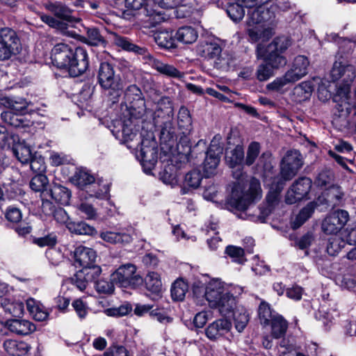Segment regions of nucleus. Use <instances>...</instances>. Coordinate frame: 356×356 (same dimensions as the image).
Returning <instances> with one entry per match:
<instances>
[{
	"mask_svg": "<svg viewBox=\"0 0 356 356\" xmlns=\"http://www.w3.org/2000/svg\"><path fill=\"white\" fill-rule=\"evenodd\" d=\"M52 65L67 73L68 77L76 78L89 68V56L86 49L65 43L56 44L51 51Z\"/></svg>",
	"mask_w": 356,
	"mask_h": 356,
	"instance_id": "1",
	"label": "nucleus"
},
{
	"mask_svg": "<svg viewBox=\"0 0 356 356\" xmlns=\"http://www.w3.org/2000/svg\"><path fill=\"white\" fill-rule=\"evenodd\" d=\"M44 8L51 15L42 14L40 15L41 21L56 32L74 38L76 33L68 29L74 27L81 22L77 12L62 1H49Z\"/></svg>",
	"mask_w": 356,
	"mask_h": 356,
	"instance_id": "2",
	"label": "nucleus"
},
{
	"mask_svg": "<svg viewBox=\"0 0 356 356\" xmlns=\"http://www.w3.org/2000/svg\"><path fill=\"white\" fill-rule=\"evenodd\" d=\"M275 18V14L270 8L259 6L253 10H248L246 34L248 40L252 43L260 40H268L272 36V30L268 27Z\"/></svg>",
	"mask_w": 356,
	"mask_h": 356,
	"instance_id": "3",
	"label": "nucleus"
},
{
	"mask_svg": "<svg viewBox=\"0 0 356 356\" xmlns=\"http://www.w3.org/2000/svg\"><path fill=\"white\" fill-rule=\"evenodd\" d=\"M192 292L196 298H204L213 308L222 307L230 310L235 304V296L229 291H225L217 280H211L207 285L200 280H195L192 285Z\"/></svg>",
	"mask_w": 356,
	"mask_h": 356,
	"instance_id": "4",
	"label": "nucleus"
},
{
	"mask_svg": "<svg viewBox=\"0 0 356 356\" xmlns=\"http://www.w3.org/2000/svg\"><path fill=\"white\" fill-rule=\"evenodd\" d=\"M197 147L198 146H196L192 149L191 145L188 144L184 145L181 143H178L177 146L178 154L184 155L188 161L192 159L194 160L198 159L199 157L200 160L203 159L201 165L202 166L204 176L206 178L210 177V176L214 175L215 170L220 162L224 147L220 143L213 139L207 147L206 151L197 154L194 156Z\"/></svg>",
	"mask_w": 356,
	"mask_h": 356,
	"instance_id": "5",
	"label": "nucleus"
},
{
	"mask_svg": "<svg viewBox=\"0 0 356 356\" xmlns=\"http://www.w3.org/2000/svg\"><path fill=\"white\" fill-rule=\"evenodd\" d=\"M97 83L104 90H108V101L113 106L119 102L124 91L122 80L120 74H116L115 65L108 61L99 63L97 73Z\"/></svg>",
	"mask_w": 356,
	"mask_h": 356,
	"instance_id": "6",
	"label": "nucleus"
},
{
	"mask_svg": "<svg viewBox=\"0 0 356 356\" xmlns=\"http://www.w3.org/2000/svg\"><path fill=\"white\" fill-rule=\"evenodd\" d=\"M261 196V190L259 181H252L247 191L236 184L234 185L230 195L227 198L225 207L232 212L234 210L245 211L250 205L259 200Z\"/></svg>",
	"mask_w": 356,
	"mask_h": 356,
	"instance_id": "7",
	"label": "nucleus"
},
{
	"mask_svg": "<svg viewBox=\"0 0 356 356\" xmlns=\"http://www.w3.org/2000/svg\"><path fill=\"white\" fill-rule=\"evenodd\" d=\"M289 46V40L284 37H275L266 46L257 45V57L271 67L278 70L286 65L287 60L283 54Z\"/></svg>",
	"mask_w": 356,
	"mask_h": 356,
	"instance_id": "8",
	"label": "nucleus"
},
{
	"mask_svg": "<svg viewBox=\"0 0 356 356\" xmlns=\"http://www.w3.org/2000/svg\"><path fill=\"white\" fill-rule=\"evenodd\" d=\"M330 76L332 82L341 80V83L337 85L336 93L332 97L334 102L350 95L351 83L356 76L353 65L336 60L333 63Z\"/></svg>",
	"mask_w": 356,
	"mask_h": 356,
	"instance_id": "9",
	"label": "nucleus"
},
{
	"mask_svg": "<svg viewBox=\"0 0 356 356\" xmlns=\"http://www.w3.org/2000/svg\"><path fill=\"white\" fill-rule=\"evenodd\" d=\"M69 180L79 190L85 191L89 197L104 200L109 193L108 187L105 191L100 188V183L96 182L95 176L86 167L75 168V172Z\"/></svg>",
	"mask_w": 356,
	"mask_h": 356,
	"instance_id": "10",
	"label": "nucleus"
},
{
	"mask_svg": "<svg viewBox=\"0 0 356 356\" xmlns=\"http://www.w3.org/2000/svg\"><path fill=\"white\" fill-rule=\"evenodd\" d=\"M125 110L122 112L123 116H129L140 119L145 111V99L140 88L136 84H131L127 86L124 91V102Z\"/></svg>",
	"mask_w": 356,
	"mask_h": 356,
	"instance_id": "11",
	"label": "nucleus"
},
{
	"mask_svg": "<svg viewBox=\"0 0 356 356\" xmlns=\"http://www.w3.org/2000/svg\"><path fill=\"white\" fill-rule=\"evenodd\" d=\"M303 161L298 150H289L282 159L280 163V172L275 177L286 183L291 181L302 167Z\"/></svg>",
	"mask_w": 356,
	"mask_h": 356,
	"instance_id": "12",
	"label": "nucleus"
},
{
	"mask_svg": "<svg viewBox=\"0 0 356 356\" xmlns=\"http://www.w3.org/2000/svg\"><path fill=\"white\" fill-rule=\"evenodd\" d=\"M6 227L12 229L19 237L26 238L33 231V227L27 218L23 219L20 209L15 205L8 206L4 213Z\"/></svg>",
	"mask_w": 356,
	"mask_h": 356,
	"instance_id": "13",
	"label": "nucleus"
},
{
	"mask_svg": "<svg viewBox=\"0 0 356 356\" xmlns=\"http://www.w3.org/2000/svg\"><path fill=\"white\" fill-rule=\"evenodd\" d=\"M141 137L140 134V151L136 157L140 161L144 172L150 175L157 163L158 146L154 138L148 139L146 138H141Z\"/></svg>",
	"mask_w": 356,
	"mask_h": 356,
	"instance_id": "14",
	"label": "nucleus"
},
{
	"mask_svg": "<svg viewBox=\"0 0 356 356\" xmlns=\"http://www.w3.org/2000/svg\"><path fill=\"white\" fill-rule=\"evenodd\" d=\"M333 109L334 120H340L348 127H354L356 132V102L350 95L335 102Z\"/></svg>",
	"mask_w": 356,
	"mask_h": 356,
	"instance_id": "15",
	"label": "nucleus"
},
{
	"mask_svg": "<svg viewBox=\"0 0 356 356\" xmlns=\"http://www.w3.org/2000/svg\"><path fill=\"white\" fill-rule=\"evenodd\" d=\"M311 178L302 176L296 179L289 188L285 202L288 204H293L303 200L310 199L309 193L312 187Z\"/></svg>",
	"mask_w": 356,
	"mask_h": 356,
	"instance_id": "16",
	"label": "nucleus"
},
{
	"mask_svg": "<svg viewBox=\"0 0 356 356\" xmlns=\"http://www.w3.org/2000/svg\"><path fill=\"white\" fill-rule=\"evenodd\" d=\"M113 44L121 50L132 54L145 61L151 58L150 52L145 45L136 42L133 39L115 33L113 37Z\"/></svg>",
	"mask_w": 356,
	"mask_h": 356,
	"instance_id": "17",
	"label": "nucleus"
},
{
	"mask_svg": "<svg viewBox=\"0 0 356 356\" xmlns=\"http://www.w3.org/2000/svg\"><path fill=\"white\" fill-rule=\"evenodd\" d=\"M72 278L73 283L81 291L85 290L89 282H95L102 273V268L95 264L81 267Z\"/></svg>",
	"mask_w": 356,
	"mask_h": 356,
	"instance_id": "18",
	"label": "nucleus"
},
{
	"mask_svg": "<svg viewBox=\"0 0 356 356\" xmlns=\"http://www.w3.org/2000/svg\"><path fill=\"white\" fill-rule=\"evenodd\" d=\"M0 118L8 127H12L19 132L28 131L33 124L26 117V115L17 113L13 111L8 110L1 112Z\"/></svg>",
	"mask_w": 356,
	"mask_h": 356,
	"instance_id": "19",
	"label": "nucleus"
},
{
	"mask_svg": "<svg viewBox=\"0 0 356 356\" xmlns=\"http://www.w3.org/2000/svg\"><path fill=\"white\" fill-rule=\"evenodd\" d=\"M174 116L173 102L169 97H162L157 102L153 113V121L156 124L165 125Z\"/></svg>",
	"mask_w": 356,
	"mask_h": 356,
	"instance_id": "20",
	"label": "nucleus"
},
{
	"mask_svg": "<svg viewBox=\"0 0 356 356\" xmlns=\"http://www.w3.org/2000/svg\"><path fill=\"white\" fill-rule=\"evenodd\" d=\"M175 30L164 29L159 31L154 36L156 44L162 49L175 53L178 49Z\"/></svg>",
	"mask_w": 356,
	"mask_h": 356,
	"instance_id": "21",
	"label": "nucleus"
},
{
	"mask_svg": "<svg viewBox=\"0 0 356 356\" xmlns=\"http://www.w3.org/2000/svg\"><path fill=\"white\" fill-rule=\"evenodd\" d=\"M232 328V323L227 318H219L210 323L205 329V334L211 341H216L227 334Z\"/></svg>",
	"mask_w": 356,
	"mask_h": 356,
	"instance_id": "22",
	"label": "nucleus"
},
{
	"mask_svg": "<svg viewBox=\"0 0 356 356\" xmlns=\"http://www.w3.org/2000/svg\"><path fill=\"white\" fill-rule=\"evenodd\" d=\"M225 161L230 168H238L239 170H243L245 165L243 145L238 144L233 149L226 148Z\"/></svg>",
	"mask_w": 356,
	"mask_h": 356,
	"instance_id": "23",
	"label": "nucleus"
},
{
	"mask_svg": "<svg viewBox=\"0 0 356 356\" xmlns=\"http://www.w3.org/2000/svg\"><path fill=\"white\" fill-rule=\"evenodd\" d=\"M0 39L11 50L13 56L20 53L22 43L17 33L13 29L4 27L0 29Z\"/></svg>",
	"mask_w": 356,
	"mask_h": 356,
	"instance_id": "24",
	"label": "nucleus"
},
{
	"mask_svg": "<svg viewBox=\"0 0 356 356\" xmlns=\"http://www.w3.org/2000/svg\"><path fill=\"white\" fill-rule=\"evenodd\" d=\"M236 300L235 304L230 310H226L222 307L218 308L221 312H225L227 314L232 313L235 328L239 332H241L246 327L249 321L250 315L248 310L243 307H236Z\"/></svg>",
	"mask_w": 356,
	"mask_h": 356,
	"instance_id": "25",
	"label": "nucleus"
},
{
	"mask_svg": "<svg viewBox=\"0 0 356 356\" xmlns=\"http://www.w3.org/2000/svg\"><path fill=\"white\" fill-rule=\"evenodd\" d=\"M71 197L72 192L68 188L55 182L50 186L47 194V198L50 197L56 203L63 206L70 204Z\"/></svg>",
	"mask_w": 356,
	"mask_h": 356,
	"instance_id": "26",
	"label": "nucleus"
},
{
	"mask_svg": "<svg viewBox=\"0 0 356 356\" xmlns=\"http://www.w3.org/2000/svg\"><path fill=\"white\" fill-rule=\"evenodd\" d=\"M7 149L11 150L15 158L22 164H28L33 156L31 147L26 144L24 140H22L19 136Z\"/></svg>",
	"mask_w": 356,
	"mask_h": 356,
	"instance_id": "27",
	"label": "nucleus"
},
{
	"mask_svg": "<svg viewBox=\"0 0 356 356\" xmlns=\"http://www.w3.org/2000/svg\"><path fill=\"white\" fill-rule=\"evenodd\" d=\"M151 58H147L145 63L151 65L152 67L168 77L181 79L183 77V73L177 67L172 65L164 63L160 60L155 58L150 54Z\"/></svg>",
	"mask_w": 356,
	"mask_h": 356,
	"instance_id": "28",
	"label": "nucleus"
},
{
	"mask_svg": "<svg viewBox=\"0 0 356 356\" xmlns=\"http://www.w3.org/2000/svg\"><path fill=\"white\" fill-rule=\"evenodd\" d=\"M74 258L76 266L83 267L96 262L97 252L92 248L79 245L74 250Z\"/></svg>",
	"mask_w": 356,
	"mask_h": 356,
	"instance_id": "29",
	"label": "nucleus"
},
{
	"mask_svg": "<svg viewBox=\"0 0 356 356\" xmlns=\"http://www.w3.org/2000/svg\"><path fill=\"white\" fill-rule=\"evenodd\" d=\"M272 154L269 151L263 152L259 157L257 165L261 166V178L264 183H270L277 176L275 168L271 161Z\"/></svg>",
	"mask_w": 356,
	"mask_h": 356,
	"instance_id": "30",
	"label": "nucleus"
},
{
	"mask_svg": "<svg viewBox=\"0 0 356 356\" xmlns=\"http://www.w3.org/2000/svg\"><path fill=\"white\" fill-rule=\"evenodd\" d=\"M9 331L17 335L25 336L33 332L36 327L29 321L20 318H11L7 320Z\"/></svg>",
	"mask_w": 356,
	"mask_h": 356,
	"instance_id": "31",
	"label": "nucleus"
},
{
	"mask_svg": "<svg viewBox=\"0 0 356 356\" xmlns=\"http://www.w3.org/2000/svg\"><path fill=\"white\" fill-rule=\"evenodd\" d=\"M309 65V61L307 56L298 55L293 59L291 67L287 72L290 73V75L296 82L307 74Z\"/></svg>",
	"mask_w": 356,
	"mask_h": 356,
	"instance_id": "32",
	"label": "nucleus"
},
{
	"mask_svg": "<svg viewBox=\"0 0 356 356\" xmlns=\"http://www.w3.org/2000/svg\"><path fill=\"white\" fill-rule=\"evenodd\" d=\"M203 177L204 176L197 169H193L188 172L184 176L181 193L185 195L188 193L191 189L197 188L200 186Z\"/></svg>",
	"mask_w": 356,
	"mask_h": 356,
	"instance_id": "33",
	"label": "nucleus"
},
{
	"mask_svg": "<svg viewBox=\"0 0 356 356\" xmlns=\"http://www.w3.org/2000/svg\"><path fill=\"white\" fill-rule=\"evenodd\" d=\"M197 54L204 59H213L220 56L222 48L216 42L203 41L199 43L196 49Z\"/></svg>",
	"mask_w": 356,
	"mask_h": 356,
	"instance_id": "34",
	"label": "nucleus"
},
{
	"mask_svg": "<svg viewBox=\"0 0 356 356\" xmlns=\"http://www.w3.org/2000/svg\"><path fill=\"white\" fill-rule=\"evenodd\" d=\"M270 334L273 338L278 339L286 335L289 323L281 314H276L270 321Z\"/></svg>",
	"mask_w": 356,
	"mask_h": 356,
	"instance_id": "35",
	"label": "nucleus"
},
{
	"mask_svg": "<svg viewBox=\"0 0 356 356\" xmlns=\"http://www.w3.org/2000/svg\"><path fill=\"white\" fill-rule=\"evenodd\" d=\"M317 206L316 202L312 201L303 207L296 216L295 219L291 222V228L293 230L300 228L312 216Z\"/></svg>",
	"mask_w": 356,
	"mask_h": 356,
	"instance_id": "36",
	"label": "nucleus"
},
{
	"mask_svg": "<svg viewBox=\"0 0 356 356\" xmlns=\"http://www.w3.org/2000/svg\"><path fill=\"white\" fill-rule=\"evenodd\" d=\"M67 228L72 234L76 235H86L92 237L98 235L96 228L84 220L70 221L67 223Z\"/></svg>",
	"mask_w": 356,
	"mask_h": 356,
	"instance_id": "37",
	"label": "nucleus"
},
{
	"mask_svg": "<svg viewBox=\"0 0 356 356\" xmlns=\"http://www.w3.org/2000/svg\"><path fill=\"white\" fill-rule=\"evenodd\" d=\"M151 0H124L126 9L123 10L124 15L135 16L136 12L141 8H144L146 11V15L151 16L155 13L154 10H149L148 9L149 2Z\"/></svg>",
	"mask_w": 356,
	"mask_h": 356,
	"instance_id": "38",
	"label": "nucleus"
},
{
	"mask_svg": "<svg viewBox=\"0 0 356 356\" xmlns=\"http://www.w3.org/2000/svg\"><path fill=\"white\" fill-rule=\"evenodd\" d=\"M30 188L35 193H40L42 200L47 199L50 187L46 174H35L29 183Z\"/></svg>",
	"mask_w": 356,
	"mask_h": 356,
	"instance_id": "39",
	"label": "nucleus"
},
{
	"mask_svg": "<svg viewBox=\"0 0 356 356\" xmlns=\"http://www.w3.org/2000/svg\"><path fill=\"white\" fill-rule=\"evenodd\" d=\"M99 236L104 241L111 245H127L129 244L133 240L129 234L124 232L106 231L102 232Z\"/></svg>",
	"mask_w": 356,
	"mask_h": 356,
	"instance_id": "40",
	"label": "nucleus"
},
{
	"mask_svg": "<svg viewBox=\"0 0 356 356\" xmlns=\"http://www.w3.org/2000/svg\"><path fill=\"white\" fill-rule=\"evenodd\" d=\"M136 268L134 264H128L118 268L113 274V280L121 284L122 286L127 287L130 283L129 279L136 273Z\"/></svg>",
	"mask_w": 356,
	"mask_h": 356,
	"instance_id": "41",
	"label": "nucleus"
},
{
	"mask_svg": "<svg viewBox=\"0 0 356 356\" xmlns=\"http://www.w3.org/2000/svg\"><path fill=\"white\" fill-rule=\"evenodd\" d=\"M267 184L270 186V188L266 195V201L269 207H273L278 203L280 193L286 184L276 178H274V180Z\"/></svg>",
	"mask_w": 356,
	"mask_h": 356,
	"instance_id": "42",
	"label": "nucleus"
},
{
	"mask_svg": "<svg viewBox=\"0 0 356 356\" xmlns=\"http://www.w3.org/2000/svg\"><path fill=\"white\" fill-rule=\"evenodd\" d=\"M147 291L156 297H161L162 293V282L160 275L156 272H149L144 279Z\"/></svg>",
	"mask_w": 356,
	"mask_h": 356,
	"instance_id": "43",
	"label": "nucleus"
},
{
	"mask_svg": "<svg viewBox=\"0 0 356 356\" xmlns=\"http://www.w3.org/2000/svg\"><path fill=\"white\" fill-rule=\"evenodd\" d=\"M26 304L27 310L35 321H43L48 318L49 312L46 311L40 302L31 298L26 300Z\"/></svg>",
	"mask_w": 356,
	"mask_h": 356,
	"instance_id": "44",
	"label": "nucleus"
},
{
	"mask_svg": "<svg viewBox=\"0 0 356 356\" xmlns=\"http://www.w3.org/2000/svg\"><path fill=\"white\" fill-rule=\"evenodd\" d=\"M175 33L177 43L192 44L197 40L198 37L196 29L191 26H181L177 30H175Z\"/></svg>",
	"mask_w": 356,
	"mask_h": 356,
	"instance_id": "45",
	"label": "nucleus"
},
{
	"mask_svg": "<svg viewBox=\"0 0 356 356\" xmlns=\"http://www.w3.org/2000/svg\"><path fill=\"white\" fill-rule=\"evenodd\" d=\"M122 141L124 143H127L134 140L138 134V129H136L135 127L136 125L134 124V120L136 119L135 118H129V116H123L122 115Z\"/></svg>",
	"mask_w": 356,
	"mask_h": 356,
	"instance_id": "46",
	"label": "nucleus"
},
{
	"mask_svg": "<svg viewBox=\"0 0 356 356\" xmlns=\"http://www.w3.org/2000/svg\"><path fill=\"white\" fill-rule=\"evenodd\" d=\"M6 351L12 356H23L31 349L30 346L24 341L7 340L3 343Z\"/></svg>",
	"mask_w": 356,
	"mask_h": 356,
	"instance_id": "47",
	"label": "nucleus"
},
{
	"mask_svg": "<svg viewBox=\"0 0 356 356\" xmlns=\"http://www.w3.org/2000/svg\"><path fill=\"white\" fill-rule=\"evenodd\" d=\"M276 312L271 305L264 300H261L257 309V314L259 322L264 327H266L270 323V321L273 318Z\"/></svg>",
	"mask_w": 356,
	"mask_h": 356,
	"instance_id": "48",
	"label": "nucleus"
},
{
	"mask_svg": "<svg viewBox=\"0 0 356 356\" xmlns=\"http://www.w3.org/2000/svg\"><path fill=\"white\" fill-rule=\"evenodd\" d=\"M188 291V284L182 277L177 278L171 286L170 294L172 300L182 301L184 300L186 292Z\"/></svg>",
	"mask_w": 356,
	"mask_h": 356,
	"instance_id": "49",
	"label": "nucleus"
},
{
	"mask_svg": "<svg viewBox=\"0 0 356 356\" xmlns=\"http://www.w3.org/2000/svg\"><path fill=\"white\" fill-rule=\"evenodd\" d=\"M177 124L183 133H189L193 129V120L188 108L182 105L177 114Z\"/></svg>",
	"mask_w": 356,
	"mask_h": 356,
	"instance_id": "50",
	"label": "nucleus"
},
{
	"mask_svg": "<svg viewBox=\"0 0 356 356\" xmlns=\"http://www.w3.org/2000/svg\"><path fill=\"white\" fill-rule=\"evenodd\" d=\"M244 3L236 0V2H231L225 8V12L228 17L235 23H238L242 20L245 15Z\"/></svg>",
	"mask_w": 356,
	"mask_h": 356,
	"instance_id": "51",
	"label": "nucleus"
},
{
	"mask_svg": "<svg viewBox=\"0 0 356 356\" xmlns=\"http://www.w3.org/2000/svg\"><path fill=\"white\" fill-rule=\"evenodd\" d=\"M1 305L4 311L15 318H20L24 314V305L21 301H10L9 299L5 298Z\"/></svg>",
	"mask_w": 356,
	"mask_h": 356,
	"instance_id": "52",
	"label": "nucleus"
},
{
	"mask_svg": "<svg viewBox=\"0 0 356 356\" xmlns=\"http://www.w3.org/2000/svg\"><path fill=\"white\" fill-rule=\"evenodd\" d=\"M19 135L10 130L8 126L0 122V148L8 149L10 145L17 139Z\"/></svg>",
	"mask_w": 356,
	"mask_h": 356,
	"instance_id": "53",
	"label": "nucleus"
},
{
	"mask_svg": "<svg viewBox=\"0 0 356 356\" xmlns=\"http://www.w3.org/2000/svg\"><path fill=\"white\" fill-rule=\"evenodd\" d=\"M225 254L236 264L243 265L247 261L244 248L234 245H228L225 250Z\"/></svg>",
	"mask_w": 356,
	"mask_h": 356,
	"instance_id": "54",
	"label": "nucleus"
},
{
	"mask_svg": "<svg viewBox=\"0 0 356 356\" xmlns=\"http://www.w3.org/2000/svg\"><path fill=\"white\" fill-rule=\"evenodd\" d=\"M86 40V42L91 46L105 47L107 44L106 40L102 35L99 29L97 27L88 28Z\"/></svg>",
	"mask_w": 356,
	"mask_h": 356,
	"instance_id": "55",
	"label": "nucleus"
},
{
	"mask_svg": "<svg viewBox=\"0 0 356 356\" xmlns=\"http://www.w3.org/2000/svg\"><path fill=\"white\" fill-rule=\"evenodd\" d=\"M295 82L296 81L293 80L291 75H290V73L286 72L283 76L277 77L272 82L267 84L266 89L269 91L279 92L286 85L289 83H293Z\"/></svg>",
	"mask_w": 356,
	"mask_h": 356,
	"instance_id": "56",
	"label": "nucleus"
},
{
	"mask_svg": "<svg viewBox=\"0 0 356 356\" xmlns=\"http://www.w3.org/2000/svg\"><path fill=\"white\" fill-rule=\"evenodd\" d=\"M261 152V145L259 142L252 141L248 146L246 156H244L245 165H252L259 157Z\"/></svg>",
	"mask_w": 356,
	"mask_h": 356,
	"instance_id": "57",
	"label": "nucleus"
},
{
	"mask_svg": "<svg viewBox=\"0 0 356 356\" xmlns=\"http://www.w3.org/2000/svg\"><path fill=\"white\" fill-rule=\"evenodd\" d=\"M31 241L33 244L38 245L40 248H54L58 242L57 236L54 233H49L42 237H35L30 236Z\"/></svg>",
	"mask_w": 356,
	"mask_h": 356,
	"instance_id": "58",
	"label": "nucleus"
},
{
	"mask_svg": "<svg viewBox=\"0 0 356 356\" xmlns=\"http://www.w3.org/2000/svg\"><path fill=\"white\" fill-rule=\"evenodd\" d=\"M275 70H276L275 68L271 67L262 60V62L257 67L255 77L260 82L266 81L274 76Z\"/></svg>",
	"mask_w": 356,
	"mask_h": 356,
	"instance_id": "59",
	"label": "nucleus"
},
{
	"mask_svg": "<svg viewBox=\"0 0 356 356\" xmlns=\"http://www.w3.org/2000/svg\"><path fill=\"white\" fill-rule=\"evenodd\" d=\"M31 170L35 174H45L47 170V165L43 157L38 152H35L33 157L29 161Z\"/></svg>",
	"mask_w": 356,
	"mask_h": 356,
	"instance_id": "60",
	"label": "nucleus"
},
{
	"mask_svg": "<svg viewBox=\"0 0 356 356\" xmlns=\"http://www.w3.org/2000/svg\"><path fill=\"white\" fill-rule=\"evenodd\" d=\"M322 229L326 234H337L342 228L332 215L327 216L322 222Z\"/></svg>",
	"mask_w": 356,
	"mask_h": 356,
	"instance_id": "61",
	"label": "nucleus"
},
{
	"mask_svg": "<svg viewBox=\"0 0 356 356\" xmlns=\"http://www.w3.org/2000/svg\"><path fill=\"white\" fill-rule=\"evenodd\" d=\"M334 180V174L329 169L321 170L317 175L315 182L318 187L329 188L332 185Z\"/></svg>",
	"mask_w": 356,
	"mask_h": 356,
	"instance_id": "62",
	"label": "nucleus"
},
{
	"mask_svg": "<svg viewBox=\"0 0 356 356\" xmlns=\"http://www.w3.org/2000/svg\"><path fill=\"white\" fill-rule=\"evenodd\" d=\"M314 241V236L312 232L308 231L303 234L301 237H296L295 239V246L300 250H304L308 249L313 241Z\"/></svg>",
	"mask_w": 356,
	"mask_h": 356,
	"instance_id": "63",
	"label": "nucleus"
},
{
	"mask_svg": "<svg viewBox=\"0 0 356 356\" xmlns=\"http://www.w3.org/2000/svg\"><path fill=\"white\" fill-rule=\"evenodd\" d=\"M94 284L96 291L99 293L111 294L115 290L114 284L111 280L98 278Z\"/></svg>",
	"mask_w": 356,
	"mask_h": 356,
	"instance_id": "64",
	"label": "nucleus"
}]
</instances>
